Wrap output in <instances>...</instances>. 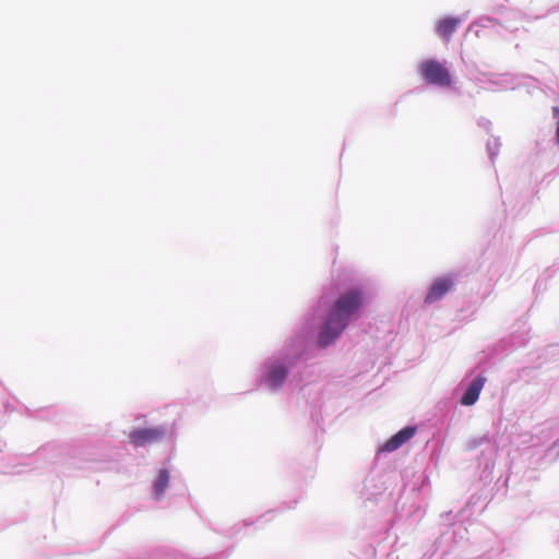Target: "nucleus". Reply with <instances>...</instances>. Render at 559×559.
<instances>
[{
    "label": "nucleus",
    "mask_w": 559,
    "mask_h": 559,
    "mask_svg": "<svg viewBox=\"0 0 559 559\" xmlns=\"http://www.w3.org/2000/svg\"><path fill=\"white\" fill-rule=\"evenodd\" d=\"M366 297L362 288L353 287L336 298L319 334L320 345L328 346L346 329L352 318L356 317L364 306Z\"/></svg>",
    "instance_id": "f257e3e1"
},
{
    "label": "nucleus",
    "mask_w": 559,
    "mask_h": 559,
    "mask_svg": "<svg viewBox=\"0 0 559 559\" xmlns=\"http://www.w3.org/2000/svg\"><path fill=\"white\" fill-rule=\"evenodd\" d=\"M419 73L428 84L440 87L451 85V75L449 70L438 60L428 59L423 61L419 64Z\"/></svg>",
    "instance_id": "f03ea898"
},
{
    "label": "nucleus",
    "mask_w": 559,
    "mask_h": 559,
    "mask_svg": "<svg viewBox=\"0 0 559 559\" xmlns=\"http://www.w3.org/2000/svg\"><path fill=\"white\" fill-rule=\"evenodd\" d=\"M166 435V430L162 427L140 428L130 432V442L136 447H145L159 442Z\"/></svg>",
    "instance_id": "7ed1b4c3"
},
{
    "label": "nucleus",
    "mask_w": 559,
    "mask_h": 559,
    "mask_svg": "<svg viewBox=\"0 0 559 559\" xmlns=\"http://www.w3.org/2000/svg\"><path fill=\"white\" fill-rule=\"evenodd\" d=\"M453 287V281L450 277H441L436 280L428 294L426 295L425 301L427 304L436 302L441 299L451 288Z\"/></svg>",
    "instance_id": "20e7f679"
},
{
    "label": "nucleus",
    "mask_w": 559,
    "mask_h": 559,
    "mask_svg": "<svg viewBox=\"0 0 559 559\" xmlns=\"http://www.w3.org/2000/svg\"><path fill=\"white\" fill-rule=\"evenodd\" d=\"M416 432L415 427H405L391 437L383 445L382 451L384 452H393L402 447L405 442L411 440Z\"/></svg>",
    "instance_id": "39448f33"
},
{
    "label": "nucleus",
    "mask_w": 559,
    "mask_h": 559,
    "mask_svg": "<svg viewBox=\"0 0 559 559\" xmlns=\"http://www.w3.org/2000/svg\"><path fill=\"white\" fill-rule=\"evenodd\" d=\"M416 432L415 427H405L391 437L383 445L382 451L384 452H393L402 447L405 442L411 440Z\"/></svg>",
    "instance_id": "423d86ee"
},
{
    "label": "nucleus",
    "mask_w": 559,
    "mask_h": 559,
    "mask_svg": "<svg viewBox=\"0 0 559 559\" xmlns=\"http://www.w3.org/2000/svg\"><path fill=\"white\" fill-rule=\"evenodd\" d=\"M485 384V378L478 376L476 377L467 386L465 392L463 393L461 397V404L471 406L476 403V401L479 397V394L484 388Z\"/></svg>",
    "instance_id": "0eeeda50"
},
{
    "label": "nucleus",
    "mask_w": 559,
    "mask_h": 559,
    "mask_svg": "<svg viewBox=\"0 0 559 559\" xmlns=\"http://www.w3.org/2000/svg\"><path fill=\"white\" fill-rule=\"evenodd\" d=\"M461 19L453 16H445L439 20L436 24L437 34L442 37L445 41L451 39L452 34L456 31L461 24Z\"/></svg>",
    "instance_id": "6e6552de"
},
{
    "label": "nucleus",
    "mask_w": 559,
    "mask_h": 559,
    "mask_svg": "<svg viewBox=\"0 0 559 559\" xmlns=\"http://www.w3.org/2000/svg\"><path fill=\"white\" fill-rule=\"evenodd\" d=\"M288 376V370L282 365H273L267 374L269 384L276 389L283 384Z\"/></svg>",
    "instance_id": "1a4fd4ad"
},
{
    "label": "nucleus",
    "mask_w": 559,
    "mask_h": 559,
    "mask_svg": "<svg viewBox=\"0 0 559 559\" xmlns=\"http://www.w3.org/2000/svg\"><path fill=\"white\" fill-rule=\"evenodd\" d=\"M169 484V473L167 469H160L157 479L154 483V492L157 498L162 497Z\"/></svg>",
    "instance_id": "9d476101"
},
{
    "label": "nucleus",
    "mask_w": 559,
    "mask_h": 559,
    "mask_svg": "<svg viewBox=\"0 0 559 559\" xmlns=\"http://www.w3.org/2000/svg\"><path fill=\"white\" fill-rule=\"evenodd\" d=\"M552 114H554V118L557 120L556 138H557V143H559V107H554Z\"/></svg>",
    "instance_id": "9b49d317"
}]
</instances>
